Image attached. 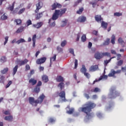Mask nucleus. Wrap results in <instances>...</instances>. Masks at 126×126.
Segmentation results:
<instances>
[{"label": "nucleus", "instance_id": "obj_1", "mask_svg": "<svg viewBox=\"0 0 126 126\" xmlns=\"http://www.w3.org/2000/svg\"><path fill=\"white\" fill-rule=\"evenodd\" d=\"M84 107H81L80 110L85 114H86V118L87 120H90L93 118L94 114L93 113H90L92 111V109H94L96 107V104L94 103L89 102L88 104L84 105Z\"/></svg>", "mask_w": 126, "mask_h": 126}, {"label": "nucleus", "instance_id": "obj_2", "mask_svg": "<svg viewBox=\"0 0 126 126\" xmlns=\"http://www.w3.org/2000/svg\"><path fill=\"white\" fill-rule=\"evenodd\" d=\"M46 98V96L44 94H42L37 98V99L35 100V98L33 97H30L29 98V102L31 105L33 106L34 107H37L38 104H42L44 99Z\"/></svg>", "mask_w": 126, "mask_h": 126}, {"label": "nucleus", "instance_id": "obj_3", "mask_svg": "<svg viewBox=\"0 0 126 126\" xmlns=\"http://www.w3.org/2000/svg\"><path fill=\"white\" fill-rule=\"evenodd\" d=\"M65 11H66V8L55 10L52 19L49 20V24H50V23H51V21H52V20H57V19L59 18V16H60V17H62V16L65 13Z\"/></svg>", "mask_w": 126, "mask_h": 126}, {"label": "nucleus", "instance_id": "obj_4", "mask_svg": "<svg viewBox=\"0 0 126 126\" xmlns=\"http://www.w3.org/2000/svg\"><path fill=\"white\" fill-rule=\"evenodd\" d=\"M104 57H108L109 58H111V54L109 52L103 53L96 52L94 54V58L96 60H101V59H103Z\"/></svg>", "mask_w": 126, "mask_h": 126}, {"label": "nucleus", "instance_id": "obj_5", "mask_svg": "<svg viewBox=\"0 0 126 126\" xmlns=\"http://www.w3.org/2000/svg\"><path fill=\"white\" fill-rule=\"evenodd\" d=\"M118 96H120V93L116 91L115 88H111L109 94L110 99H115Z\"/></svg>", "mask_w": 126, "mask_h": 126}, {"label": "nucleus", "instance_id": "obj_6", "mask_svg": "<svg viewBox=\"0 0 126 126\" xmlns=\"http://www.w3.org/2000/svg\"><path fill=\"white\" fill-rule=\"evenodd\" d=\"M56 97H60L62 99V102H67V100L65 98V92L62 91L60 93L57 92L55 93Z\"/></svg>", "mask_w": 126, "mask_h": 126}, {"label": "nucleus", "instance_id": "obj_7", "mask_svg": "<svg viewBox=\"0 0 126 126\" xmlns=\"http://www.w3.org/2000/svg\"><path fill=\"white\" fill-rule=\"evenodd\" d=\"M62 4L58 2H55L51 5V10H55L57 8H62Z\"/></svg>", "mask_w": 126, "mask_h": 126}, {"label": "nucleus", "instance_id": "obj_8", "mask_svg": "<svg viewBox=\"0 0 126 126\" xmlns=\"http://www.w3.org/2000/svg\"><path fill=\"white\" fill-rule=\"evenodd\" d=\"M36 8L35 10V13H38L39 12V10L41 9L43 7V2L39 1L38 3L36 4Z\"/></svg>", "mask_w": 126, "mask_h": 126}, {"label": "nucleus", "instance_id": "obj_9", "mask_svg": "<svg viewBox=\"0 0 126 126\" xmlns=\"http://www.w3.org/2000/svg\"><path fill=\"white\" fill-rule=\"evenodd\" d=\"M47 60V58L46 57H42L40 59H38L36 61L37 64H42V63H44Z\"/></svg>", "mask_w": 126, "mask_h": 126}, {"label": "nucleus", "instance_id": "obj_10", "mask_svg": "<svg viewBox=\"0 0 126 126\" xmlns=\"http://www.w3.org/2000/svg\"><path fill=\"white\" fill-rule=\"evenodd\" d=\"M86 17L84 16H80L77 20V22H80V23H83L85 21H86Z\"/></svg>", "mask_w": 126, "mask_h": 126}, {"label": "nucleus", "instance_id": "obj_11", "mask_svg": "<svg viewBox=\"0 0 126 126\" xmlns=\"http://www.w3.org/2000/svg\"><path fill=\"white\" fill-rule=\"evenodd\" d=\"M108 78V76L106 75H104L102 76H101L98 80L95 79L93 83V84H95L96 82H98V81H100V80H102V79H107Z\"/></svg>", "mask_w": 126, "mask_h": 126}, {"label": "nucleus", "instance_id": "obj_12", "mask_svg": "<svg viewBox=\"0 0 126 126\" xmlns=\"http://www.w3.org/2000/svg\"><path fill=\"white\" fill-rule=\"evenodd\" d=\"M29 61L27 60V59H25L24 61H19L18 62V64L20 66H21L22 65H24V64H26Z\"/></svg>", "mask_w": 126, "mask_h": 126}, {"label": "nucleus", "instance_id": "obj_13", "mask_svg": "<svg viewBox=\"0 0 126 126\" xmlns=\"http://www.w3.org/2000/svg\"><path fill=\"white\" fill-rule=\"evenodd\" d=\"M94 19L97 22H100L103 20V18H102V16H101V15H96L94 16Z\"/></svg>", "mask_w": 126, "mask_h": 126}, {"label": "nucleus", "instance_id": "obj_14", "mask_svg": "<svg viewBox=\"0 0 126 126\" xmlns=\"http://www.w3.org/2000/svg\"><path fill=\"white\" fill-rule=\"evenodd\" d=\"M44 24L43 23V22H40L37 23L36 24L33 25V26L35 27V28H37V29H39V28H41L42 26H43V25Z\"/></svg>", "mask_w": 126, "mask_h": 126}, {"label": "nucleus", "instance_id": "obj_15", "mask_svg": "<svg viewBox=\"0 0 126 126\" xmlns=\"http://www.w3.org/2000/svg\"><path fill=\"white\" fill-rule=\"evenodd\" d=\"M29 83L32 85H36L37 84V80L34 78H31L29 81Z\"/></svg>", "mask_w": 126, "mask_h": 126}, {"label": "nucleus", "instance_id": "obj_16", "mask_svg": "<svg viewBox=\"0 0 126 126\" xmlns=\"http://www.w3.org/2000/svg\"><path fill=\"white\" fill-rule=\"evenodd\" d=\"M42 80L44 83H47L49 81V77L46 75H43L42 76Z\"/></svg>", "mask_w": 126, "mask_h": 126}, {"label": "nucleus", "instance_id": "obj_17", "mask_svg": "<svg viewBox=\"0 0 126 126\" xmlns=\"http://www.w3.org/2000/svg\"><path fill=\"white\" fill-rule=\"evenodd\" d=\"M98 69V65H92L90 67L89 70L90 71H96V70Z\"/></svg>", "mask_w": 126, "mask_h": 126}, {"label": "nucleus", "instance_id": "obj_18", "mask_svg": "<svg viewBox=\"0 0 126 126\" xmlns=\"http://www.w3.org/2000/svg\"><path fill=\"white\" fill-rule=\"evenodd\" d=\"M67 109H69V110L66 111L67 114H68V115L73 114V112H74V108H69V106H67Z\"/></svg>", "mask_w": 126, "mask_h": 126}, {"label": "nucleus", "instance_id": "obj_19", "mask_svg": "<svg viewBox=\"0 0 126 126\" xmlns=\"http://www.w3.org/2000/svg\"><path fill=\"white\" fill-rule=\"evenodd\" d=\"M43 13H44V12H41L39 13H37L35 15L36 20H38L40 19V18H41V17H42V16H43Z\"/></svg>", "mask_w": 126, "mask_h": 126}, {"label": "nucleus", "instance_id": "obj_20", "mask_svg": "<svg viewBox=\"0 0 126 126\" xmlns=\"http://www.w3.org/2000/svg\"><path fill=\"white\" fill-rule=\"evenodd\" d=\"M41 90V88L40 87H37V86H35V87L33 89V92L34 93H36L38 94L39 92H40V91Z\"/></svg>", "mask_w": 126, "mask_h": 126}, {"label": "nucleus", "instance_id": "obj_21", "mask_svg": "<svg viewBox=\"0 0 126 126\" xmlns=\"http://www.w3.org/2000/svg\"><path fill=\"white\" fill-rule=\"evenodd\" d=\"M110 42L112 45H115V44H116V36H115L114 34L112 35Z\"/></svg>", "mask_w": 126, "mask_h": 126}, {"label": "nucleus", "instance_id": "obj_22", "mask_svg": "<svg viewBox=\"0 0 126 126\" xmlns=\"http://www.w3.org/2000/svg\"><path fill=\"white\" fill-rule=\"evenodd\" d=\"M56 80L57 82H63V77H62V76H58L57 77Z\"/></svg>", "mask_w": 126, "mask_h": 126}, {"label": "nucleus", "instance_id": "obj_23", "mask_svg": "<svg viewBox=\"0 0 126 126\" xmlns=\"http://www.w3.org/2000/svg\"><path fill=\"white\" fill-rule=\"evenodd\" d=\"M13 119V117H12V116H6L4 118L5 121H8V122H12Z\"/></svg>", "mask_w": 126, "mask_h": 126}, {"label": "nucleus", "instance_id": "obj_24", "mask_svg": "<svg viewBox=\"0 0 126 126\" xmlns=\"http://www.w3.org/2000/svg\"><path fill=\"white\" fill-rule=\"evenodd\" d=\"M116 74V71L114 69H112L110 73H109L108 76L109 77H113Z\"/></svg>", "mask_w": 126, "mask_h": 126}, {"label": "nucleus", "instance_id": "obj_25", "mask_svg": "<svg viewBox=\"0 0 126 126\" xmlns=\"http://www.w3.org/2000/svg\"><path fill=\"white\" fill-rule=\"evenodd\" d=\"M110 39L107 38L106 40L102 43L103 46H108L110 44Z\"/></svg>", "mask_w": 126, "mask_h": 126}, {"label": "nucleus", "instance_id": "obj_26", "mask_svg": "<svg viewBox=\"0 0 126 126\" xmlns=\"http://www.w3.org/2000/svg\"><path fill=\"white\" fill-rule=\"evenodd\" d=\"M24 31V27H21L18 29V30L16 32V33H21V32H23Z\"/></svg>", "mask_w": 126, "mask_h": 126}, {"label": "nucleus", "instance_id": "obj_27", "mask_svg": "<svg viewBox=\"0 0 126 126\" xmlns=\"http://www.w3.org/2000/svg\"><path fill=\"white\" fill-rule=\"evenodd\" d=\"M101 27H102V28H104V29H107V27H108V23L102 21L101 22Z\"/></svg>", "mask_w": 126, "mask_h": 126}, {"label": "nucleus", "instance_id": "obj_28", "mask_svg": "<svg viewBox=\"0 0 126 126\" xmlns=\"http://www.w3.org/2000/svg\"><path fill=\"white\" fill-rule=\"evenodd\" d=\"M81 72L82 73H85L87 71V69L85 67V65H82V67L81 68Z\"/></svg>", "mask_w": 126, "mask_h": 126}, {"label": "nucleus", "instance_id": "obj_29", "mask_svg": "<svg viewBox=\"0 0 126 126\" xmlns=\"http://www.w3.org/2000/svg\"><path fill=\"white\" fill-rule=\"evenodd\" d=\"M17 69H18V65H16L13 69V75H15L16 72H17Z\"/></svg>", "mask_w": 126, "mask_h": 126}, {"label": "nucleus", "instance_id": "obj_30", "mask_svg": "<svg viewBox=\"0 0 126 126\" xmlns=\"http://www.w3.org/2000/svg\"><path fill=\"white\" fill-rule=\"evenodd\" d=\"M5 77L2 75H0V83H4V79Z\"/></svg>", "mask_w": 126, "mask_h": 126}, {"label": "nucleus", "instance_id": "obj_31", "mask_svg": "<svg viewBox=\"0 0 126 126\" xmlns=\"http://www.w3.org/2000/svg\"><path fill=\"white\" fill-rule=\"evenodd\" d=\"M15 4V1L13 2V3L12 4V5L10 6L8 8V9H9V10H10V11H13V10L14 9V4Z\"/></svg>", "mask_w": 126, "mask_h": 126}, {"label": "nucleus", "instance_id": "obj_32", "mask_svg": "<svg viewBox=\"0 0 126 126\" xmlns=\"http://www.w3.org/2000/svg\"><path fill=\"white\" fill-rule=\"evenodd\" d=\"M58 87H60L61 90H63L64 88V83L63 82L60 83L58 85Z\"/></svg>", "mask_w": 126, "mask_h": 126}, {"label": "nucleus", "instance_id": "obj_33", "mask_svg": "<svg viewBox=\"0 0 126 126\" xmlns=\"http://www.w3.org/2000/svg\"><path fill=\"white\" fill-rule=\"evenodd\" d=\"M84 10V8L83 7H81L78 10L76 11L77 14H81L83 11Z\"/></svg>", "mask_w": 126, "mask_h": 126}, {"label": "nucleus", "instance_id": "obj_34", "mask_svg": "<svg viewBox=\"0 0 126 126\" xmlns=\"http://www.w3.org/2000/svg\"><path fill=\"white\" fill-rule=\"evenodd\" d=\"M16 44H19L20 43H25V40L23 38H20L16 41Z\"/></svg>", "mask_w": 126, "mask_h": 126}, {"label": "nucleus", "instance_id": "obj_35", "mask_svg": "<svg viewBox=\"0 0 126 126\" xmlns=\"http://www.w3.org/2000/svg\"><path fill=\"white\" fill-rule=\"evenodd\" d=\"M7 71H8V68L6 67L1 70L0 72L2 74H5V73H7Z\"/></svg>", "mask_w": 126, "mask_h": 126}, {"label": "nucleus", "instance_id": "obj_36", "mask_svg": "<svg viewBox=\"0 0 126 126\" xmlns=\"http://www.w3.org/2000/svg\"><path fill=\"white\" fill-rule=\"evenodd\" d=\"M68 21L67 19H64L62 21L63 24L62 25V27H64V26H66V24H67Z\"/></svg>", "mask_w": 126, "mask_h": 126}, {"label": "nucleus", "instance_id": "obj_37", "mask_svg": "<svg viewBox=\"0 0 126 126\" xmlns=\"http://www.w3.org/2000/svg\"><path fill=\"white\" fill-rule=\"evenodd\" d=\"M1 20H6L7 19V16L5 15V13H4L0 17Z\"/></svg>", "mask_w": 126, "mask_h": 126}, {"label": "nucleus", "instance_id": "obj_38", "mask_svg": "<svg viewBox=\"0 0 126 126\" xmlns=\"http://www.w3.org/2000/svg\"><path fill=\"white\" fill-rule=\"evenodd\" d=\"M14 22L16 23L17 25H20L22 23V21L21 19H15Z\"/></svg>", "mask_w": 126, "mask_h": 126}, {"label": "nucleus", "instance_id": "obj_39", "mask_svg": "<svg viewBox=\"0 0 126 126\" xmlns=\"http://www.w3.org/2000/svg\"><path fill=\"white\" fill-rule=\"evenodd\" d=\"M123 15V13L120 12H115L114 13V16H117V17H120V16H122Z\"/></svg>", "mask_w": 126, "mask_h": 126}, {"label": "nucleus", "instance_id": "obj_40", "mask_svg": "<svg viewBox=\"0 0 126 126\" xmlns=\"http://www.w3.org/2000/svg\"><path fill=\"white\" fill-rule=\"evenodd\" d=\"M1 63H5L6 62V57L5 56H2L0 59Z\"/></svg>", "mask_w": 126, "mask_h": 126}, {"label": "nucleus", "instance_id": "obj_41", "mask_svg": "<svg viewBox=\"0 0 126 126\" xmlns=\"http://www.w3.org/2000/svg\"><path fill=\"white\" fill-rule=\"evenodd\" d=\"M123 63H124V61L120 60L119 61H118L117 62V65L118 66H121L123 64Z\"/></svg>", "mask_w": 126, "mask_h": 126}, {"label": "nucleus", "instance_id": "obj_42", "mask_svg": "<svg viewBox=\"0 0 126 126\" xmlns=\"http://www.w3.org/2000/svg\"><path fill=\"white\" fill-rule=\"evenodd\" d=\"M24 11H25V8L21 9L18 12V14H19V15H20V14H22V13H23Z\"/></svg>", "mask_w": 126, "mask_h": 126}, {"label": "nucleus", "instance_id": "obj_43", "mask_svg": "<svg viewBox=\"0 0 126 126\" xmlns=\"http://www.w3.org/2000/svg\"><path fill=\"white\" fill-rule=\"evenodd\" d=\"M95 2H90V4H92L93 7L94 8L95 7V5H96L98 2L97 0H95Z\"/></svg>", "mask_w": 126, "mask_h": 126}, {"label": "nucleus", "instance_id": "obj_44", "mask_svg": "<svg viewBox=\"0 0 126 126\" xmlns=\"http://www.w3.org/2000/svg\"><path fill=\"white\" fill-rule=\"evenodd\" d=\"M81 40L82 42H85V41H86V35L85 34L82 35Z\"/></svg>", "mask_w": 126, "mask_h": 126}, {"label": "nucleus", "instance_id": "obj_45", "mask_svg": "<svg viewBox=\"0 0 126 126\" xmlns=\"http://www.w3.org/2000/svg\"><path fill=\"white\" fill-rule=\"evenodd\" d=\"M56 58H57V55H54V56L53 57L50 58L51 62H55V61H56Z\"/></svg>", "mask_w": 126, "mask_h": 126}, {"label": "nucleus", "instance_id": "obj_46", "mask_svg": "<svg viewBox=\"0 0 126 126\" xmlns=\"http://www.w3.org/2000/svg\"><path fill=\"white\" fill-rule=\"evenodd\" d=\"M12 84V81H9L8 84L6 85L5 88H8Z\"/></svg>", "mask_w": 126, "mask_h": 126}, {"label": "nucleus", "instance_id": "obj_47", "mask_svg": "<svg viewBox=\"0 0 126 126\" xmlns=\"http://www.w3.org/2000/svg\"><path fill=\"white\" fill-rule=\"evenodd\" d=\"M26 24L27 26H29V25H32V21L31 20H28L26 22Z\"/></svg>", "mask_w": 126, "mask_h": 126}, {"label": "nucleus", "instance_id": "obj_48", "mask_svg": "<svg viewBox=\"0 0 126 126\" xmlns=\"http://www.w3.org/2000/svg\"><path fill=\"white\" fill-rule=\"evenodd\" d=\"M66 45V40H64L62 42L61 46V47H64Z\"/></svg>", "mask_w": 126, "mask_h": 126}, {"label": "nucleus", "instance_id": "obj_49", "mask_svg": "<svg viewBox=\"0 0 126 126\" xmlns=\"http://www.w3.org/2000/svg\"><path fill=\"white\" fill-rule=\"evenodd\" d=\"M74 64H75L74 68H77V66L78 65L77 59L75 60Z\"/></svg>", "mask_w": 126, "mask_h": 126}, {"label": "nucleus", "instance_id": "obj_50", "mask_svg": "<svg viewBox=\"0 0 126 126\" xmlns=\"http://www.w3.org/2000/svg\"><path fill=\"white\" fill-rule=\"evenodd\" d=\"M84 74L87 78H90V74H89V73H87L86 72V73H84Z\"/></svg>", "mask_w": 126, "mask_h": 126}, {"label": "nucleus", "instance_id": "obj_51", "mask_svg": "<svg viewBox=\"0 0 126 126\" xmlns=\"http://www.w3.org/2000/svg\"><path fill=\"white\" fill-rule=\"evenodd\" d=\"M8 36H6L5 37V41L4 42V45H5L6 44H7V42H8Z\"/></svg>", "mask_w": 126, "mask_h": 126}, {"label": "nucleus", "instance_id": "obj_52", "mask_svg": "<svg viewBox=\"0 0 126 126\" xmlns=\"http://www.w3.org/2000/svg\"><path fill=\"white\" fill-rule=\"evenodd\" d=\"M110 62H111V59H109L108 60H105L104 65H105V66H107V65L108 64V63H110Z\"/></svg>", "mask_w": 126, "mask_h": 126}, {"label": "nucleus", "instance_id": "obj_53", "mask_svg": "<svg viewBox=\"0 0 126 126\" xmlns=\"http://www.w3.org/2000/svg\"><path fill=\"white\" fill-rule=\"evenodd\" d=\"M36 38H37V35L36 34H34L32 38V42H36Z\"/></svg>", "mask_w": 126, "mask_h": 126}, {"label": "nucleus", "instance_id": "obj_54", "mask_svg": "<svg viewBox=\"0 0 126 126\" xmlns=\"http://www.w3.org/2000/svg\"><path fill=\"white\" fill-rule=\"evenodd\" d=\"M70 54H72V55H73V56H75V55H74V51L73 50V49L72 48H70L69 50Z\"/></svg>", "mask_w": 126, "mask_h": 126}, {"label": "nucleus", "instance_id": "obj_55", "mask_svg": "<svg viewBox=\"0 0 126 126\" xmlns=\"http://www.w3.org/2000/svg\"><path fill=\"white\" fill-rule=\"evenodd\" d=\"M118 42L119 44H123L124 43V40H123V38H122V37L118 39Z\"/></svg>", "mask_w": 126, "mask_h": 126}, {"label": "nucleus", "instance_id": "obj_56", "mask_svg": "<svg viewBox=\"0 0 126 126\" xmlns=\"http://www.w3.org/2000/svg\"><path fill=\"white\" fill-rule=\"evenodd\" d=\"M100 89H99L98 88H95L94 90V92H95V93L100 92Z\"/></svg>", "mask_w": 126, "mask_h": 126}, {"label": "nucleus", "instance_id": "obj_57", "mask_svg": "<svg viewBox=\"0 0 126 126\" xmlns=\"http://www.w3.org/2000/svg\"><path fill=\"white\" fill-rule=\"evenodd\" d=\"M49 123H55V122H56V120H55V119H54V118H50L49 120Z\"/></svg>", "mask_w": 126, "mask_h": 126}, {"label": "nucleus", "instance_id": "obj_58", "mask_svg": "<svg viewBox=\"0 0 126 126\" xmlns=\"http://www.w3.org/2000/svg\"><path fill=\"white\" fill-rule=\"evenodd\" d=\"M36 86H37V87H40V86H42V82H41V81H39Z\"/></svg>", "mask_w": 126, "mask_h": 126}, {"label": "nucleus", "instance_id": "obj_59", "mask_svg": "<svg viewBox=\"0 0 126 126\" xmlns=\"http://www.w3.org/2000/svg\"><path fill=\"white\" fill-rule=\"evenodd\" d=\"M3 113L6 115H10V112H9L8 110L5 111Z\"/></svg>", "mask_w": 126, "mask_h": 126}, {"label": "nucleus", "instance_id": "obj_60", "mask_svg": "<svg viewBox=\"0 0 126 126\" xmlns=\"http://www.w3.org/2000/svg\"><path fill=\"white\" fill-rule=\"evenodd\" d=\"M25 67L26 70H30V65L29 64H27Z\"/></svg>", "mask_w": 126, "mask_h": 126}, {"label": "nucleus", "instance_id": "obj_61", "mask_svg": "<svg viewBox=\"0 0 126 126\" xmlns=\"http://www.w3.org/2000/svg\"><path fill=\"white\" fill-rule=\"evenodd\" d=\"M57 50L60 52H63V48L60 47V46L57 47Z\"/></svg>", "mask_w": 126, "mask_h": 126}, {"label": "nucleus", "instance_id": "obj_62", "mask_svg": "<svg viewBox=\"0 0 126 126\" xmlns=\"http://www.w3.org/2000/svg\"><path fill=\"white\" fill-rule=\"evenodd\" d=\"M97 117H98V118H101L102 117V113L98 112L96 114Z\"/></svg>", "mask_w": 126, "mask_h": 126}, {"label": "nucleus", "instance_id": "obj_63", "mask_svg": "<svg viewBox=\"0 0 126 126\" xmlns=\"http://www.w3.org/2000/svg\"><path fill=\"white\" fill-rule=\"evenodd\" d=\"M84 96L88 99H89V98H90V96H89V94H84Z\"/></svg>", "mask_w": 126, "mask_h": 126}, {"label": "nucleus", "instance_id": "obj_64", "mask_svg": "<svg viewBox=\"0 0 126 126\" xmlns=\"http://www.w3.org/2000/svg\"><path fill=\"white\" fill-rule=\"evenodd\" d=\"M121 70L123 71H126V67H122Z\"/></svg>", "mask_w": 126, "mask_h": 126}]
</instances>
